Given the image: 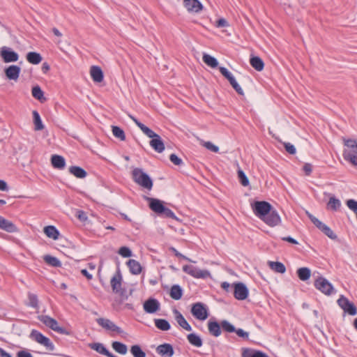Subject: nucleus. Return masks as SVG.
Returning a JSON list of instances; mask_svg holds the SVG:
<instances>
[{"instance_id":"obj_22","label":"nucleus","mask_w":357,"mask_h":357,"mask_svg":"<svg viewBox=\"0 0 357 357\" xmlns=\"http://www.w3.org/2000/svg\"><path fill=\"white\" fill-rule=\"evenodd\" d=\"M20 71L21 68L19 66L12 65L5 69V74L9 79L16 81L20 76Z\"/></svg>"},{"instance_id":"obj_41","label":"nucleus","mask_w":357,"mask_h":357,"mask_svg":"<svg viewBox=\"0 0 357 357\" xmlns=\"http://www.w3.org/2000/svg\"><path fill=\"white\" fill-rule=\"evenodd\" d=\"M32 96L36 99L40 100L41 102H43L46 100V98L44 97V93L41 90L40 87L38 86H33L32 88Z\"/></svg>"},{"instance_id":"obj_45","label":"nucleus","mask_w":357,"mask_h":357,"mask_svg":"<svg viewBox=\"0 0 357 357\" xmlns=\"http://www.w3.org/2000/svg\"><path fill=\"white\" fill-rule=\"evenodd\" d=\"M112 133L114 136L121 141H124L126 139V135L124 131L118 126H112Z\"/></svg>"},{"instance_id":"obj_58","label":"nucleus","mask_w":357,"mask_h":357,"mask_svg":"<svg viewBox=\"0 0 357 357\" xmlns=\"http://www.w3.org/2000/svg\"><path fill=\"white\" fill-rule=\"evenodd\" d=\"M228 26H229V24H228L227 21L224 18L219 19L216 22L217 27H226Z\"/></svg>"},{"instance_id":"obj_21","label":"nucleus","mask_w":357,"mask_h":357,"mask_svg":"<svg viewBox=\"0 0 357 357\" xmlns=\"http://www.w3.org/2000/svg\"><path fill=\"white\" fill-rule=\"evenodd\" d=\"M156 352L163 357H172L174 353L173 347L167 343L158 346Z\"/></svg>"},{"instance_id":"obj_51","label":"nucleus","mask_w":357,"mask_h":357,"mask_svg":"<svg viewBox=\"0 0 357 357\" xmlns=\"http://www.w3.org/2000/svg\"><path fill=\"white\" fill-rule=\"evenodd\" d=\"M118 253L123 257H130L132 256V252L130 249L126 246L120 248Z\"/></svg>"},{"instance_id":"obj_1","label":"nucleus","mask_w":357,"mask_h":357,"mask_svg":"<svg viewBox=\"0 0 357 357\" xmlns=\"http://www.w3.org/2000/svg\"><path fill=\"white\" fill-rule=\"evenodd\" d=\"M130 118L135 123L140 130L149 138H151L149 144L150 146L158 153H162L165 150V144L158 134L154 132L151 129L142 123L135 117L129 115Z\"/></svg>"},{"instance_id":"obj_44","label":"nucleus","mask_w":357,"mask_h":357,"mask_svg":"<svg viewBox=\"0 0 357 357\" xmlns=\"http://www.w3.org/2000/svg\"><path fill=\"white\" fill-rule=\"evenodd\" d=\"M130 352L134 357H146L145 352L137 344L131 347Z\"/></svg>"},{"instance_id":"obj_47","label":"nucleus","mask_w":357,"mask_h":357,"mask_svg":"<svg viewBox=\"0 0 357 357\" xmlns=\"http://www.w3.org/2000/svg\"><path fill=\"white\" fill-rule=\"evenodd\" d=\"M237 173L241 184L243 186H248L249 185V180L246 175L245 174L244 172L242 169H238Z\"/></svg>"},{"instance_id":"obj_18","label":"nucleus","mask_w":357,"mask_h":357,"mask_svg":"<svg viewBox=\"0 0 357 357\" xmlns=\"http://www.w3.org/2000/svg\"><path fill=\"white\" fill-rule=\"evenodd\" d=\"M149 202L150 208L158 214H161L164 209L163 203L161 200L149 197H144Z\"/></svg>"},{"instance_id":"obj_25","label":"nucleus","mask_w":357,"mask_h":357,"mask_svg":"<svg viewBox=\"0 0 357 357\" xmlns=\"http://www.w3.org/2000/svg\"><path fill=\"white\" fill-rule=\"evenodd\" d=\"M242 357H269L266 354L248 348L243 349Z\"/></svg>"},{"instance_id":"obj_19","label":"nucleus","mask_w":357,"mask_h":357,"mask_svg":"<svg viewBox=\"0 0 357 357\" xmlns=\"http://www.w3.org/2000/svg\"><path fill=\"white\" fill-rule=\"evenodd\" d=\"M173 313L174 314V319L180 327H181L182 328L187 331H191L192 330V327L186 321L185 317L177 309H174Z\"/></svg>"},{"instance_id":"obj_52","label":"nucleus","mask_w":357,"mask_h":357,"mask_svg":"<svg viewBox=\"0 0 357 357\" xmlns=\"http://www.w3.org/2000/svg\"><path fill=\"white\" fill-rule=\"evenodd\" d=\"M348 208L357 214V201L354 199H349L347 201Z\"/></svg>"},{"instance_id":"obj_5","label":"nucleus","mask_w":357,"mask_h":357,"mask_svg":"<svg viewBox=\"0 0 357 357\" xmlns=\"http://www.w3.org/2000/svg\"><path fill=\"white\" fill-rule=\"evenodd\" d=\"M29 337L32 340L45 347L47 349L54 351V346L51 340L37 330L33 329L30 333Z\"/></svg>"},{"instance_id":"obj_63","label":"nucleus","mask_w":357,"mask_h":357,"mask_svg":"<svg viewBox=\"0 0 357 357\" xmlns=\"http://www.w3.org/2000/svg\"><path fill=\"white\" fill-rule=\"evenodd\" d=\"M307 215L315 226L317 225L318 223L320 222L319 220H318L316 217L312 215L311 213L307 212Z\"/></svg>"},{"instance_id":"obj_61","label":"nucleus","mask_w":357,"mask_h":357,"mask_svg":"<svg viewBox=\"0 0 357 357\" xmlns=\"http://www.w3.org/2000/svg\"><path fill=\"white\" fill-rule=\"evenodd\" d=\"M17 357H33L32 355L25 351H20L17 354Z\"/></svg>"},{"instance_id":"obj_12","label":"nucleus","mask_w":357,"mask_h":357,"mask_svg":"<svg viewBox=\"0 0 357 357\" xmlns=\"http://www.w3.org/2000/svg\"><path fill=\"white\" fill-rule=\"evenodd\" d=\"M0 56L5 63L15 62L19 59V55L17 52L6 46L1 48Z\"/></svg>"},{"instance_id":"obj_54","label":"nucleus","mask_w":357,"mask_h":357,"mask_svg":"<svg viewBox=\"0 0 357 357\" xmlns=\"http://www.w3.org/2000/svg\"><path fill=\"white\" fill-rule=\"evenodd\" d=\"M169 250H171L177 257H179V258H181V259H183L186 261H190V262H193V263H195V261L191 260L190 259H189L188 257H185V255H182L181 253H180L176 248H174V247H170L169 248Z\"/></svg>"},{"instance_id":"obj_56","label":"nucleus","mask_w":357,"mask_h":357,"mask_svg":"<svg viewBox=\"0 0 357 357\" xmlns=\"http://www.w3.org/2000/svg\"><path fill=\"white\" fill-rule=\"evenodd\" d=\"M169 160L175 165H181L183 163L182 160L174 153L170 155Z\"/></svg>"},{"instance_id":"obj_7","label":"nucleus","mask_w":357,"mask_h":357,"mask_svg":"<svg viewBox=\"0 0 357 357\" xmlns=\"http://www.w3.org/2000/svg\"><path fill=\"white\" fill-rule=\"evenodd\" d=\"M314 285L316 289L327 296L331 295L335 291L333 284L321 276L315 280Z\"/></svg>"},{"instance_id":"obj_50","label":"nucleus","mask_w":357,"mask_h":357,"mask_svg":"<svg viewBox=\"0 0 357 357\" xmlns=\"http://www.w3.org/2000/svg\"><path fill=\"white\" fill-rule=\"evenodd\" d=\"M202 144L208 150L212 151V152H214V153H218V151H219V148L218 146L214 145L213 143H211V142H203L202 143Z\"/></svg>"},{"instance_id":"obj_30","label":"nucleus","mask_w":357,"mask_h":357,"mask_svg":"<svg viewBox=\"0 0 357 357\" xmlns=\"http://www.w3.org/2000/svg\"><path fill=\"white\" fill-rule=\"evenodd\" d=\"M268 264L270 268L276 273H284L286 271L285 266L281 262L269 261Z\"/></svg>"},{"instance_id":"obj_38","label":"nucleus","mask_w":357,"mask_h":357,"mask_svg":"<svg viewBox=\"0 0 357 357\" xmlns=\"http://www.w3.org/2000/svg\"><path fill=\"white\" fill-rule=\"evenodd\" d=\"M297 275L301 280L305 281L310 278L311 271L310 268L303 267L297 270Z\"/></svg>"},{"instance_id":"obj_16","label":"nucleus","mask_w":357,"mask_h":357,"mask_svg":"<svg viewBox=\"0 0 357 357\" xmlns=\"http://www.w3.org/2000/svg\"><path fill=\"white\" fill-rule=\"evenodd\" d=\"M160 304L159 301L153 298L147 299L143 304L144 310L146 312L153 314L159 310Z\"/></svg>"},{"instance_id":"obj_4","label":"nucleus","mask_w":357,"mask_h":357,"mask_svg":"<svg viewBox=\"0 0 357 357\" xmlns=\"http://www.w3.org/2000/svg\"><path fill=\"white\" fill-rule=\"evenodd\" d=\"M40 321L44 324L47 327L51 328L60 334L68 335L69 333L63 328L60 327L57 321L47 315H40L38 317Z\"/></svg>"},{"instance_id":"obj_36","label":"nucleus","mask_w":357,"mask_h":357,"mask_svg":"<svg viewBox=\"0 0 357 357\" xmlns=\"http://www.w3.org/2000/svg\"><path fill=\"white\" fill-rule=\"evenodd\" d=\"M341 206V202L340 199H337L334 196H331L329 199V201L327 204L328 209L332 210L333 211H337Z\"/></svg>"},{"instance_id":"obj_24","label":"nucleus","mask_w":357,"mask_h":357,"mask_svg":"<svg viewBox=\"0 0 357 357\" xmlns=\"http://www.w3.org/2000/svg\"><path fill=\"white\" fill-rule=\"evenodd\" d=\"M221 325H220L216 321L209 320L208 321V329L209 333L214 336L218 337L221 334Z\"/></svg>"},{"instance_id":"obj_8","label":"nucleus","mask_w":357,"mask_h":357,"mask_svg":"<svg viewBox=\"0 0 357 357\" xmlns=\"http://www.w3.org/2000/svg\"><path fill=\"white\" fill-rule=\"evenodd\" d=\"M190 312L195 318L200 321H204L208 317V309L202 303H194L192 305Z\"/></svg>"},{"instance_id":"obj_10","label":"nucleus","mask_w":357,"mask_h":357,"mask_svg":"<svg viewBox=\"0 0 357 357\" xmlns=\"http://www.w3.org/2000/svg\"><path fill=\"white\" fill-rule=\"evenodd\" d=\"M337 304L344 310V312H347L352 316H354L357 314L356 307L345 296L342 295L340 296L337 300Z\"/></svg>"},{"instance_id":"obj_49","label":"nucleus","mask_w":357,"mask_h":357,"mask_svg":"<svg viewBox=\"0 0 357 357\" xmlns=\"http://www.w3.org/2000/svg\"><path fill=\"white\" fill-rule=\"evenodd\" d=\"M322 232L324 233L328 238L331 239L335 240L337 238L336 234L333 231V230L328 227L327 225H325L324 227L321 230Z\"/></svg>"},{"instance_id":"obj_34","label":"nucleus","mask_w":357,"mask_h":357,"mask_svg":"<svg viewBox=\"0 0 357 357\" xmlns=\"http://www.w3.org/2000/svg\"><path fill=\"white\" fill-rule=\"evenodd\" d=\"M250 63L251 66L257 71H261L264 69V61L259 56H252L250 58Z\"/></svg>"},{"instance_id":"obj_37","label":"nucleus","mask_w":357,"mask_h":357,"mask_svg":"<svg viewBox=\"0 0 357 357\" xmlns=\"http://www.w3.org/2000/svg\"><path fill=\"white\" fill-rule=\"evenodd\" d=\"M154 323L155 326L163 331H169L171 328V326L169 323L166 320L163 319H155L154 320Z\"/></svg>"},{"instance_id":"obj_31","label":"nucleus","mask_w":357,"mask_h":357,"mask_svg":"<svg viewBox=\"0 0 357 357\" xmlns=\"http://www.w3.org/2000/svg\"><path fill=\"white\" fill-rule=\"evenodd\" d=\"M44 233L49 238L56 240L59 238V232L54 226H46L44 228Z\"/></svg>"},{"instance_id":"obj_20","label":"nucleus","mask_w":357,"mask_h":357,"mask_svg":"<svg viewBox=\"0 0 357 357\" xmlns=\"http://www.w3.org/2000/svg\"><path fill=\"white\" fill-rule=\"evenodd\" d=\"M0 229L9 233L18 232L19 229L12 222L0 215Z\"/></svg>"},{"instance_id":"obj_27","label":"nucleus","mask_w":357,"mask_h":357,"mask_svg":"<svg viewBox=\"0 0 357 357\" xmlns=\"http://www.w3.org/2000/svg\"><path fill=\"white\" fill-rule=\"evenodd\" d=\"M127 265L130 269V271L133 275H139L142 272V266L140 263L135 259H129L127 262Z\"/></svg>"},{"instance_id":"obj_2","label":"nucleus","mask_w":357,"mask_h":357,"mask_svg":"<svg viewBox=\"0 0 357 357\" xmlns=\"http://www.w3.org/2000/svg\"><path fill=\"white\" fill-rule=\"evenodd\" d=\"M344 146L346 148L342 153L344 159L351 164L355 163L357 160V142L354 139H347L344 140Z\"/></svg>"},{"instance_id":"obj_17","label":"nucleus","mask_w":357,"mask_h":357,"mask_svg":"<svg viewBox=\"0 0 357 357\" xmlns=\"http://www.w3.org/2000/svg\"><path fill=\"white\" fill-rule=\"evenodd\" d=\"M183 6L188 11L199 13L203 9V6L198 0H183Z\"/></svg>"},{"instance_id":"obj_59","label":"nucleus","mask_w":357,"mask_h":357,"mask_svg":"<svg viewBox=\"0 0 357 357\" xmlns=\"http://www.w3.org/2000/svg\"><path fill=\"white\" fill-rule=\"evenodd\" d=\"M221 74L226 78L228 79L232 74L225 67L219 68Z\"/></svg>"},{"instance_id":"obj_14","label":"nucleus","mask_w":357,"mask_h":357,"mask_svg":"<svg viewBox=\"0 0 357 357\" xmlns=\"http://www.w3.org/2000/svg\"><path fill=\"white\" fill-rule=\"evenodd\" d=\"M122 275L119 270L111 278L110 284L113 292L116 294L122 293Z\"/></svg>"},{"instance_id":"obj_35","label":"nucleus","mask_w":357,"mask_h":357,"mask_svg":"<svg viewBox=\"0 0 357 357\" xmlns=\"http://www.w3.org/2000/svg\"><path fill=\"white\" fill-rule=\"evenodd\" d=\"M89 347L97 351L98 353L100 354H102V355H105V356H107L108 354H109V351L107 349V348L104 346L103 344L102 343H99V342H97V343H91L89 344Z\"/></svg>"},{"instance_id":"obj_26","label":"nucleus","mask_w":357,"mask_h":357,"mask_svg":"<svg viewBox=\"0 0 357 357\" xmlns=\"http://www.w3.org/2000/svg\"><path fill=\"white\" fill-rule=\"evenodd\" d=\"M51 162L54 168L59 169H63L66 167L64 158L59 155H53L51 158Z\"/></svg>"},{"instance_id":"obj_60","label":"nucleus","mask_w":357,"mask_h":357,"mask_svg":"<svg viewBox=\"0 0 357 357\" xmlns=\"http://www.w3.org/2000/svg\"><path fill=\"white\" fill-rule=\"evenodd\" d=\"M303 171L305 172V174L309 176L312 171V165L310 163H306L304 165L303 167Z\"/></svg>"},{"instance_id":"obj_13","label":"nucleus","mask_w":357,"mask_h":357,"mask_svg":"<svg viewBox=\"0 0 357 357\" xmlns=\"http://www.w3.org/2000/svg\"><path fill=\"white\" fill-rule=\"evenodd\" d=\"M234 296L235 298L239 301H243L247 298L248 296V289L243 283H234Z\"/></svg>"},{"instance_id":"obj_40","label":"nucleus","mask_w":357,"mask_h":357,"mask_svg":"<svg viewBox=\"0 0 357 357\" xmlns=\"http://www.w3.org/2000/svg\"><path fill=\"white\" fill-rule=\"evenodd\" d=\"M33 117L35 130H42L44 128V125L37 111H33Z\"/></svg>"},{"instance_id":"obj_55","label":"nucleus","mask_w":357,"mask_h":357,"mask_svg":"<svg viewBox=\"0 0 357 357\" xmlns=\"http://www.w3.org/2000/svg\"><path fill=\"white\" fill-rule=\"evenodd\" d=\"M284 146L287 152H288L289 154L294 155L296 153V148L291 143L285 142V143H284Z\"/></svg>"},{"instance_id":"obj_9","label":"nucleus","mask_w":357,"mask_h":357,"mask_svg":"<svg viewBox=\"0 0 357 357\" xmlns=\"http://www.w3.org/2000/svg\"><path fill=\"white\" fill-rule=\"evenodd\" d=\"M183 271L185 273L195 278H206L210 275V273L206 270H201L192 265H185L183 266Z\"/></svg>"},{"instance_id":"obj_11","label":"nucleus","mask_w":357,"mask_h":357,"mask_svg":"<svg viewBox=\"0 0 357 357\" xmlns=\"http://www.w3.org/2000/svg\"><path fill=\"white\" fill-rule=\"evenodd\" d=\"M96 322L98 324L99 326H100L104 329L109 332H113L118 334H121L123 333V331L120 327L116 326L113 321H112L109 319L98 318L96 319Z\"/></svg>"},{"instance_id":"obj_32","label":"nucleus","mask_w":357,"mask_h":357,"mask_svg":"<svg viewBox=\"0 0 357 357\" xmlns=\"http://www.w3.org/2000/svg\"><path fill=\"white\" fill-rule=\"evenodd\" d=\"M26 60L31 64L37 65L42 61V56L39 53L31 52L26 54Z\"/></svg>"},{"instance_id":"obj_46","label":"nucleus","mask_w":357,"mask_h":357,"mask_svg":"<svg viewBox=\"0 0 357 357\" xmlns=\"http://www.w3.org/2000/svg\"><path fill=\"white\" fill-rule=\"evenodd\" d=\"M28 299H29V303H28L29 306H31L33 308L38 307V297L36 294L29 293L28 294Z\"/></svg>"},{"instance_id":"obj_64","label":"nucleus","mask_w":357,"mask_h":357,"mask_svg":"<svg viewBox=\"0 0 357 357\" xmlns=\"http://www.w3.org/2000/svg\"><path fill=\"white\" fill-rule=\"evenodd\" d=\"M307 215L315 226L317 225L318 223L320 222L319 220H318L316 217L312 215L311 213L307 212Z\"/></svg>"},{"instance_id":"obj_62","label":"nucleus","mask_w":357,"mask_h":357,"mask_svg":"<svg viewBox=\"0 0 357 357\" xmlns=\"http://www.w3.org/2000/svg\"><path fill=\"white\" fill-rule=\"evenodd\" d=\"M307 215L315 226L317 225L318 223L320 222L319 220H318L316 217L312 215L311 213L307 212Z\"/></svg>"},{"instance_id":"obj_53","label":"nucleus","mask_w":357,"mask_h":357,"mask_svg":"<svg viewBox=\"0 0 357 357\" xmlns=\"http://www.w3.org/2000/svg\"><path fill=\"white\" fill-rule=\"evenodd\" d=\"M160 215H163L166 218L176 219V217L174 213L171 209H169L165 206L164 207V209L162 210V213Z\"/></svg>"},{"instance_id":"obj_15","label":"nucleus","mask_w":357,"mask_h":357,"mask_svg":"<svg viewBox=\"0 0 357 357\" xmlns=\"http://www.w3.org/2000/svg\"><path fill=\"white\" fill-rule=\"evenodd\" d=\"M261 220L271 227L277 226L281 222V218L275 211H271Z\"/></svg>"},{"instance_id":"obj_28","label":"nucleus","mask_w":357,"mask_h":357,"mask_svg":"<svg viewBox=\"0 0 357 357\" xmlns=\"http://www.w3.org/2000/svg\"><path fill=\"white\" fill-rule=\"evenodd\" d=\"M187 340L190 344L196 347H201L203 342L199 335L196 333H190L187 335Z\"/></svg>"},{"instance_id":"obj_57","label":"nucleus","mask_w":357,"mask_h":357,"mask_svg":"<svg viewBox=\"0 0 357 357\" xmlns=\"http://www.w3.org/2000/svg\"><path fill=\"white\" fill-rule=\"evenodd\" d=\"M234 332L237 334L238 336L243 337L244 339H248L249 333L248 332L244 331L243 329H235Z\"/></svg>"},{"instance_id":"obj_29","label":"nucleus","mask_w":357,"mask_h":357,"mask_svg":"<svg viewBox=\"0 0 357 357\" xmlns=\"http://www.w3.org/2000/svg\"><path fill=\"white\" fill-rule=\"evenodd\" d=\"M69 172L78 178H84L86 176V172L80 167L71 166Z\"/></svg>"},{"instance_id":"obj_23","label":"nucleus","mask_w":357,"mask_h":357,"mask_svg":"<svg viewBox=\"0 0 357 357\" xmlns=\"http://www.w3.org/2000/svg\"><path fill=\"white\" fill-rule=\"evenodd\" d=\"M90 75L94 82L100 83L103 80V72L99 66H92L90 68Z\"/></svg>"},{"instance_id":"obj_6","label":"nucleus","mask_w":357,"mask_h":357,"mask_svg":"<svg viewBox=\"0 0 357 357\" xmlns=\"http://www.w3.org/2000/svg\"><path fill=\"white\" fill-rule=\"evenodd\" d=\"M254 213L262 220L271 211V205L265 201H257L252 206Z\"/></svg>"},{"instance_id":"obj_48","label":"nucleus","mask_w":357,"mask_h":357,"mask_svg":"<svg viewBox=\"0 0 357 357\" xmlns=\"http://www.w3.org/2000/svg\"><path fill=\"white\" fill-rule=\"evenodd\" d=\"M221 327L224 331L229 333H233L236 329L235 327L227 320H224L221 322Z\"/></svg>"},{"instance_id":"obj_33","label":"nucleus","mask_w":357,"mask_h":357,"mask_svg":"<svg viewBox=\"0 0 357 357\" xmlns=\"http://www.w3.org/2000/svg\"><path fill=\"white\" fill-rule=\"evenodd\" d=\"M169 295L174 300H179L183 295V290L178 284L173 285L170 289Z\"/></svg>"},{"instance_id":"obj_42","label":"nucleus","mask_w":357,"mask_h":357,"mask_svg":"<svg viewBox=\"0 0 357 357\" xmlns=\"http://www.w3.org/2000/svg\"><path fill=\"white\" fill-rule=\"evenodd\" d=\"M112 347L117 353L122 355L126 354L128 351L127 346L120 342H113Z\"/></svg>"},{"instance_id":"obj_43","label":"nucleus","mask_w":357,"mask_h":357,"mask_svg":"<svg viewBox=\"0 0 357 357\" xmlns=\"http://www.w3.org/2000/svg\"><path fill=\"white\" fill-rule=\"evenodd\" d=\"M44 261L53 267H60L61 266V261L56 257L50 255H45Z\"/></svg>"},{"instance_id":"obj_3","label":"nucleus","mask_w":357,"mask_h":357,"mask_svg":"<svg viewBox=\"0 0 357 357\" xmlns=\"http://www.w3.org/2000/svg\"><path fill=\"white\" fill-rule=\"evenodd\" d=\"M132 178L135 183L144 188L151 190L153 187V181L149 176L144 172L142 169L135 168L132 171Z\"/></svg>"},{"instance_id":"obj_39","label":"nucleus","mask_w":357,"mask_h":357,"mask_svg":"<svg viewBox=\"0 0 357 357\" xmlns=\"http://www.w3.org/2000/svg\"><path fill=\"white\" fill-rule=\"evenodd\" d=\"M202 59H203V61L207 66H208L211 68H215L218 67V62L217 59L209 54H204Z\"/></svg>"}]
</instances>
